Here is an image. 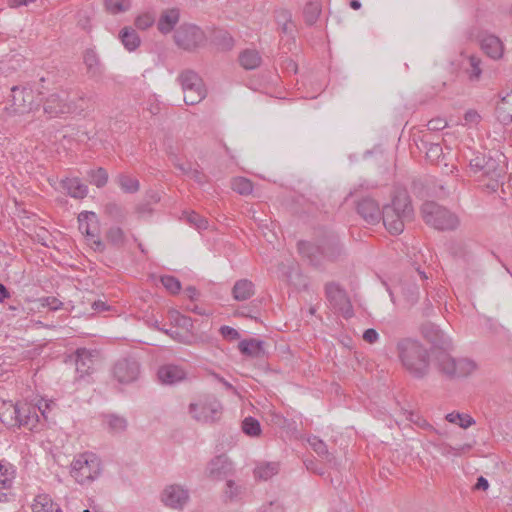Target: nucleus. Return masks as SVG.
I'll list each match as a JSON object with an SVG mask.
<instances>
[{
	"instance_id": "1",
	"label": "nucleus",
	"mask_w": 512,
	"mask_h": 512,
	"mask_svg": "<svg viewBox=\"0 0 512 512\" xmlns=\"http://www.w3.org/2000/svg\"><path fill=\"white\" fill-rule=\"evenodd\" d=\"M396 354L402 367L413 377L423 378L430 370V356L422 343L413 338L396 342Z\"/></svg>"
},
{
	"instance_id": "2",
	"label": "nucleus",
	"mask_w": 512,
	"mask_h": 512,
	"mask_svg": "<svg viewBox=\"0 0 512 512\" xmlns=\"http://www.w3.org/2000/svg\"><path fill=\"white\" fill-rule=\"evenodd\" d=\"M414 218V209L411 205L409 195L405 191L396 193L390 204L382 208L381 219L383 225L392 235H399L403 232L405 224Z\"/></svg>"
},
{
	"instance_id": "3",
	"label": "nucleus",
	"mask_w": 512,
	"mask_h": 512,
	"mask_svg": "<svg viewBox=\"0 0 512 512\" xmlns=\"http://www.w3.org/2000/svg\"><path fill=\"white\" fill-rule=\"evenodd\" d=\"M298 251L309 264L320 268L337 260L342 255L343 248L337 237L330 236L317 244L300 241Z\"/></svg>"
},
{
	"instance_id": "4",
	"label": "nucleus",
	"mask_w": 512,
	"mask_h": 512,
	"mask_svg": "<svg viewBox=\"0 0 512 512\" xmlns=\"http://www.w3.org/2000/svg\"><path fill=\"white\" fill-rule=\"evenodd\" d=\"M503 155H498L496 158L491 155L477 154L469 161V168L480 177H487L491 180L488 187L496 190L499 186L500 180L505 175V167L503 165Z\"/></svg>"
},
{
	"instance_id": "5",
	"label": "nucleus",
	"mask_w": 512,
	"mask_h": 512,
	"mask_svg": "<svg viewBox=\"0 0 512 512\" xmlns=\"http://www.w3.org/2000/svg\"><path fill=\"white\" fill-rule=\"evenodd\" d=\"M101 472L100 459L90 452L78 455L71 463L70 474L81 485L90 484L100 476Z\"/></svg>"
},
{
	"instance_id": "6",
	"label": "nucleus",
	"mask_w": 512,
	"mask_h": 512,
	"mask_svg": "<svg viewBox=\"0 0 512 512\" xmlns=\"http://www.w3.org/2000/svg\"><path fill=\"white\" fill-rule=\"evenodd\" d=\"M422 217L426 224L437 230H453L459 225L458 217L436 202H425L421 207Z\"/></svg>"
},
{
	"instance_id": "7",
	"label": "nucleus",
	"mask_w": 512,
	"mask_h": 512,
	"mask_svg": "<svg viewBox=\"0 0 512 512\" xmlns=\"http://www.w3.org/2000/svg\"><path fill=\"white\" fill-rule=\"evenodd\" d=\"M223 407L214 397H206L193 402L188 407L191 417L202 424H212L220 420Z\"/></svg>"
},
{
	"instance_id": "8",
	"label": "nucleus",
	"mask_w": 512,
	"mask_h": 512,
	"mask_svg": "<svg viewBox=\"0 0 512 512\" xmlns=\"http://www.w3.org/2000/svg\"><path fill=\"white\" fill-rule=\"evenodd\" d=\"M177 80L182 87L184 102L187 105L198 104L206 97L203 81L196 72L185 70L179 74Z\"/></svg>"
},
{
	"instance_id": "9",
	"label": "nucleus",
	"mask_w": 512,
	"mask_h": 512,
	"mask_svg": "<svg viewBox=\"0 0 512 512\" xmlns=\"http://www.w3.org/2000/svg\"><path fill=\"white\" fill-rule=\"evenodd\" d=\"M44 113L50 118L59 117L63 114L73 113L77 106L65 90H59L50 94L43 103Z\"/></svg>"
},
{
	"instance_id": "10",
	"label": "nucleus",
	"mask_w": 512,
	"mask_h": 512,
	"mask_svg": "<svg viewBox=\"0 0 512 512\" xmlns=\"http://www.w3.org/2000/svg\"><path fill=\"white\" fill-rule=\"evenodd\" d=\"M10 105L7 108L13 114H27L33 111L38 104L32 89L27 87L14 86L11 89Z\"/></svg>"
},
{
	"instance_id": "11",
	"label": "nucleus",
	"mask_w": 512,
	"mask_h": 512,
	"mask_svg": "<svg viewBox=\"0 0 512 512\" xmlns=\"http://www.w3.org/2000/svg\"><path fill=\"white\" fill-rule=\"evenodd\" d=\"M112 373L114 379L120 384H131L138 380L141 373V365L135 358H121L113 365Z\"/></svg>"
},
{
	"instance_id": "12",
	"label": "nucleus",
	"mask_w": 512,
	"mask_h": 512,
	"mask_svg": "<svg viewBox=\"0 0 512 512\" xmlns=\"http://www.w3.org/2000/svg\"><path fill=\"white\" fill-rule=\"evenodd\" d=\"M326 298L330 305L348 318L353 315V308L346 292L336 283L330 282L325 286Z\"/></svg>"
},
{
	"instance_id": "13",
	"label": "nucleus",
	"mask_w": 512,
	"mask_h": 512,
	"mask_svg": "<svg viewBox=\"0 0 512 512\" xmlns=\"http://www.w3.org/2000/svg\"><path fill=\"white\" fill-rule=\"evenodd\" d=\"M79 230L94 245L95 251H103L104 244L99 238L97 215L94 212H82L78 216Z\"/></svg>"
},
{
	"instance_id": "14",
	"label": "nucleus",
	"mask_w": 512,
	"mask_h": 512,
	"mask_svg": "<svg viewBox=\"0 0 512 512\" xmlns=\"http://www.w3.org/2000/svg\"><path fill=\"white\" fill-rule=\"evenodd\" d=\"M176 44L185 49L193 50L205 40L203 31L195 25H182L174 35Z\"/></svg>"
},
{
	"instance_id": "15",
	"label": "nucleus",
	"mask_w": 512,
	"mask_h": 512,
	"mask_svg": "<svg viewBox=\"0 0 512 512\" xmlns=\"http://www.w3.org/2000/svg\"><path fill=\"white\" fill-rule=\"evenodd\" d=\"M189 500V492L183 486L172 484L162 492L163 503L172 509L181 510Z\"/></svg>"
},
{
	"instance_id": "16",
	"label": "nucleus",
	"mask_w": 512,
	"mask_h": 512,
	"mask_svg": "<svg viewBox=\"0 0 512 512\" xmlns=\"http://www.w3.org/2000/svg\"><path fill=\"white\" fill-rule=\"evenodd\" d=\"M234 472L233 464L225 455H218L210 460L206 467L208 478L216 481L226 479Z\"/></svg>"
},
{
	"instance_id": "17",
	"label": "nucleus",
	"mask_w": 512,
	"mask_h": 512,
	"mask_svg": "<svg viewBox=\"0 0 512 512\" xmlns=\"http://www.w3.org/2000/svg\"><path fill=\"white\" fill-rule=\"evenodd\" d=\"M157 377L163 385H176L188 378V372L181 365L169 363L158 368Z\"/></svg>"
},
{
	"instance_id": "18",
	"label": "nucleus",
	"mask_w": 512,
	"mask_h": 512,
	"mask_svg": "<svg viewBox=\"0 0 512 512\" xmlns=\"http://www.w3.org/2000/svg\"><path fill=\"white\" fill-rule=\"evenodd\" d=\"M357 213L368 224L375 225L380 222L382 210L379 204L370 197L362 198L356 206Z\"/></svg>"
},
{
	"instance_id": "19",
	"label": "nucleus",
	"mask_w": 512,
	"mask_h": 512,
	"mask_svg": "<svg viewBox=\"0 0 512 512\" xmlns=\"http://www.w3.org/2000/svg\"><path fill=\"white\" fill-rule=\"evenodd\" d=\"M24 412L25 407H19L17 404L12 403L4 404V410L0 412V420L9 426L28 425L30 417L27 416V419L23 420L22 414Z\"/></svg>"
},
{
	"instance_id": "20",
	"label": "nucleus",
	"mask_w": 512,
	"mask_h": 512,
	"mask_svg": "<svg viewBox=\"0 0 512 512\" xmlns=\"http://www.w3.org/2000/svg\"><path fill=\"white\" fill-rule=\"evenodd\" d=\"M93 352L87 350L85 348H79L76 351V372L79 374V377H84L85 375H89L93 369Z\"/></svg>"
},
{
	"instance_id": "21",
	"label": "nucleus",
	"mask_w": 512,
	"mask_h": 512,
	"mask_svg": "<svg viewBox=\"0 0 512 512\" xmlns=\"http://www.w3.org/2000/svg\"><path fill=\"white\" fill-rule=\"evenodd\" d=\"M495 113L502 124L507 125L512 122V91L501 96L496 104Z\"/></svg>"
},
{
	"instance_id": "22",
	"label": "nucleus",
	"mask_w": 512,
	"mask_h": 512,
	"mask_svg": "<svg viewBox=\"0 0 512 512\" xmlns=\"http://www.w3.org/2000/svg\"><path fill=\"white\" fill-rule=\"evenodd\" d=\"M180 12L177 8L164 10L157 23V28L162 34L170 33L179 22Z\"/></svg>"
},
{
	"instance_id": "23",
	"label": "nucleus",
	"mask_w": 512,
	"mask_h": 512,
	"mask_svg": "<svg viewBox=\"0 0 512 512\" xmlns=\"http://www.w3.org/2000/svg\"><path fill=\"white\" fill-rule=\"evenodd\" d=\"M481 48L492 59H500L504 51L503 43L494 35L484 36L481 40Z\"/></svg>"
},
{
	"instance_id": "24",
	"label": "nucleus",
	"mask_w": 512,
	"mask_h": 512,
	"mask_svg": "<svg viewBox=\"0 0 512 512\" xmlns=\"http://www.w3.org/2000/svg\"><path fill=\"white\" fill-rule=\"evenodd\" d=\"M238 348L242 354L249 357L260 358L265 355L264 342L255 338L240 341Z\"/></svg>"
},
{
	"instance_id": "25",
	"label": "nucleus",
	"mask_w": 512,
	"mask_h": 512,
	"mask_svg": "<svg viewBox=\"0 0 512 512\" xmlns=\"http://www.w3.org/2000/svg\"><path fill=\"white\" fill-rule=\"evenodd\" d=\"M61 186L73 198L82 199L88 193V187L78 178H66L61 181Z\"/></svg>"
},
{
	"instance_id": "26",
	"label": "nucleus",
	"mask_w": 512,
	"mask_h": 512,
	"mask_svg": "<svg viewBox=\"0 0 512 512\" xmlns=\"http://www.w3.org/2000/svg\"><path fill=\"white\" fill-rule=\"evenodd\" d=\"M119 39L128 51H135L141 44V39L132 27H123L119 32Z\"/></svg>"
},
{
	"instance_id": "27",
	"label": "nucleus",
	"mask_w": 512,
	"mask_h": 512,
	"mask_svg": "<svg viewBox=\"0 0 512 512\" xmlns=\"http://www.w3.org/2000/svg\"><path fill=\"white\" fill-rule=\"evenodd\" d=\"M32 512H62V510L49 495L40 494L34 499Z\"/></svg>"
},
{
	"instance_id": "28",
	"label": "nucleus",
	"mask_w": 512,
	"mask_h": 512,
	"mask_svg": "<svg viewBox=\"0 0 512 512\" xmlns=\"http://www.w3.org/2000/svg\"><path fill=\"white\" fill-rule=\"evenodd\" d=\"M254 284L247 279L236 281L232 289V295L237 301L249 299L254 294Z\"/></svg>"
},
{
	"instance_id": "29",
	"label": "nucleus",
	"mask_w": 512,
	"mask_h": 512,
	"mask_svg": "<svg viewBox=\"0 0 512 512\" xmlns=\"http://www.w3.org/2000/svg\"><path fill=\"white\" fill-rule=\"evenodd\" d=\"M15 479V469L6 460H0V487L11 490Z\"/></svg>"
},
{
	"instance_id": "30",
	"label": "nucleus",
	"mask_w": 512,
	"mask_h": 512,
	"mask_svg": "<svg viewBox=\"0 0 512 512\" xmlns=\"http://www.w3.org/2000/svg\"><path fill=\"white\" fill-rule=\"evenodd\" d=\"M477 369V364L468 358H455L453 378L467 377Z\"/></svg>"
},
{
	"instance_id": "31",
	"label": "nucleus",
	"mask_w": 512,
	"mask_h": 512,
	"mask_svg": "<svg viewBox=\"0 0 512 512\" xmlns=\"http://www.w3.org/2000/svg\"><path fill=\"white\" fill-rule=\"evenodd\" d=\"M239 62L246 70H252L261 64V56L256 50L247 49L239 55Z\"/></svg>"
},
{
	"instance_id": "32",
	"label": "nucleus",
	"mask_w": 512,
	"mask_h": 512,
	"mask_svg": "<svg viewBox=\"0 0 512 512\" xmlns=\"http://www.w3.org/2000/svg\"><path fill=\"white\" fill-rule=\"evenodd\" d=\"M279 471V466L275 462L262 463L256 466L254 469V476L259 480H268L272 476L276 475Z\"/></svg>"
},
{
	"instance_id": "33",
	"label": "nucleus",
	"mask_w": 512,
	"mask_h": 512,
	"mask_svg": "<svg viewBox=\"0 0 512 512\" xmlns=\"http://www.w3.org/2000/svg\"><path fill=\"white\" fill-rule=\"evenodd\" d=\"M464 69L471 81L478 80L482 73L481 59L475 55L468 56L464 63Z\"/></svg>"
},
{
	"instance_id": "34",
	"label": "nucleus",
	"mask_w": 512,
	"mask_h": 512,
	"mask_svg": "<svg viewBox=\"0 0 512 512\" xmlns=\"http://www.w3.org/2000/svg\"><path fill=\"white\" fill-rule=\"evenodd\" d=\"M455 358L445 352H440L437 355V366L439 370L448 378L453 379Z\"/></svg>"
},
{
	"instance_id": "35",
	"label": "nucleus",
	"mask_w": 512,
	"mask_h": 512,
	"mask_svg": "<svg viewBox=\"0 0 512 512\" xmlns=\"http://www.w3.org/2000/svg\"><path fill=\"white\" fill-rule=\"evenodd\" d=\"M421 333L425 339L433 344H437L442 338V332L439 327L430 322L422 324Z\"/></svg>"
},
{
	"instance_id": "36",
	"label": "nucleus",
	"mask_w": 512,
	"mask_h": 512,
	"mask_svg": "<svg viewBox=\"0 0 512 512\" xmlns=\"http://www.w3.org/2000/svg\"><path fill=\"white\" fill-rule=\"evenodd\" d=\"M105 423L108 426V429L113 433H121L127 428V420L115 414H109L105 416Z\"/></svg>"
},
{
	"instance_id": "37",
	"label": "nucleus",
	"mask_w": 512,
	"mask_h": 512,
	"mask_svg": "<svg viewBox=\"0 0 512 512\" xmlns=\"http://www.w3.org/2000/svg\"><path fill=\"white\" fill-rule=\"evenodd\" d=\"M104 6L110 14H120L130 10L131 0H104Z\"/></svg>"
},
{
	"instance_id": "38",
	"label": "nucleus",
	"mask_w": 512,
	"mask_h": 512,
	"mask_svg": "<svg viewBox=\"0 0 512 512\" xmlns=\"http://www.w3.org/2000/svg\"><path fill=\"white\" fill-rule=\"evenodd\" d=\"M446 420L453 424H458L461 428H468L472 426L475 421L468 414H461L458 412H451L446 415Z\"/></svg>"
},
{
	"instance_id": "39",
	"label": "nucleus",
	"mask_w": 512,
	"mask_h": 512,
	"mask_svg": "<svg viewBox=\"0 0 512 512\" xmlns=\"http://www.w3.org/2000/svg\"><path fill=\"white\" fill-rule=\"evenodd\" d=\"M303 13L305 22L308 25H313L321 13V7L318 2H308L304 7Z\"/></svg>"
},
{
	"instance_id": "40",
	"label": "nucleus",
	"mask_w": 512,
	"mask_h": 512,
	"mask_svg": "<svg viewBox=\"0 0 512 512\" xmlns=\"http://www.w3.org/2000/svg\"><path fill=\"white\" fill-rule=\"evenodd\" d=\"M89 182L98 188H101L106 185L108 181V173L103 168H98L95 170H90L87 173Z\"/></svg>"
},
{
	"instance_id": "41",
	"label": "nucleus",
	"mask_w": 512,
	"mask_h": 512,
	"mask_svg": "<svg viewBox=\"0 0 512 512\" xmlns=\"http://www.w3.org/2000/svg\"><path fill=\"white\" fill-rule=\"evenodd\" d=\"M243 432L250 437H257L261 434V426L257 419L253 417H246L242 421Z\"/></svg>"
},
{
	"instance_id": "42",
	"label": "nucleus",
	"mask_w": 512,
	"mask_h": 512,
	"mask_svg": "<svg viewBox=\"0 0 512 512\" xmlns=\"http://www.w3.org/2000/svg\"><path fill=\"white\" fill-rule=\"evenodd\" d=\"M244 492V487L233 480H227L225 485V497L231 501L239 499Z\"/></svg>"
},
{
	"instance_id": "43",
	"label": "nucleus",
	"mask_w": 512,
	"mask_h": 512,
	"mask_svg": "<svg viewBox=\"0 0 512 512\" xmlns=\"http://www.w3.org/2000/svg\"><path fill=\"white\" fill-rule=\"evenodd\" d=\"M117 182L121 189L126 193H135L139 190L138 180L128 175H120L117 178Z\"/></svg>"
},
{
	"instance_id": "44",
	"label": "nucleus",
	"mask_w": 512,
	"mask_h": 512,
	"mask_svg": "<svg viewBox=\"0 0 512 512\" xmlns=\"http://www.w3.org/2000/svg\"><path fill=\"white\" fill-rule=\"evenodd\" d=\"M232 189L241 195H249L253 190V185L247 178L237 177L232 180Z\"/></svg>"
},
{
	"instance_id": "45",
	"label": "nucleus",
	"mask_w": 512,
	"mask_h": 512,
	"mask_svg": "<svg viewBox=\"0 0 512 512\" xmlns=\"http://www.w3.org/2000/svg\"><path fill=\"white\" fill-rule=\"evenodd\" d=\"M308 443L319 456L330 460V454L328 452L327 445L321 439L316 436H312L308 438Z\"/></svg>"
},
{
	"instance_id": "46",
	"label": "nucleus",
	"mask_w": 512,
	"mask_h": 512,
	"mask_svg": "<svg viewBox=\"0 0 512 512\" xmlns=\"http://www.w3.org/2000/svg\"><path fill=\"white\" fill-rule=\"evenodd\" d=\"M214 40L222 50H230L234 46V40L226 31H218L215 33Z\"/></svg>"
},
{
	"instance_id": "47",
	"label": "nucleus",
	"mask_w": 512,
	"mask_h": 512,
	"mask_svg": "<svg viewBox=\"0 0 512 512\" xmlns=\"http://www.w3.org/2000/svg\"><path fill=\"white\" fill-rule=\"evenodd\" d=\"M170 320L178 327H181L183 329H190L192 328V320L190 317L184 316L180 314L176 310H172L169 312Z\"/></svg>"
},
{
	"instance_id": "48",
	"label": "nucleus",
	"mask_w": 512,
	"mask_h": 512,
	"mask_svg": "<svg viewBox=\"0 0 512 512\" xmlns=\"http://www.w3.org/2000/svg\"><path fill=\"white\" fill-rule=\"evenodd\" d=\"M162 285L172 294H177L181 289L180 281L174 276L165 275L160 278Z\"/></svg>"
},
{
	"instance_id": "49",
	"label": "nucleus",
	"mask_w": 512,
	"mask_h": 512,
	"mask_svg": "<svg viewBox=\"0 0 512 512\" xmlns=\"http://www.w3.org/2000/svg\"><path fill=\"white\" fill-rule=\"evenodd\" d=\"M155 22V17L153 14L149 13V12H146V13H143V14H140L136 17L135 19V26L138 28V29H141V30H146L148 29L149 27H151Z\"/></svg>"
},
{
	"instance_id": "50",
	"label": "nucleus",
	"mask_w": 512,
	"mask_h": 512,
	"mask_svg": "<svg viewBox=\"0 0 512 512\" xmlns=\"http://www.w3.org/2000/svg\"><path fill=\"white\" fill-rule=\"evenodd\" d=\"M84 63L87 69L93 74L97 73L99 66V59L93 50H87L84 53Z\"/></svg>"
},
{
	"instance_id": "51",
	"label": "nucleus",
	"mask_w": 512,
	"mask_h": 512,
	"mask_svg": "<svg viewBox=\"0 0 512 512\" xmlns=\"http://www.w3.org/2000/svg\"><path fill=\"white\" fill-rule=\"evenodd\" d=\"M107 239L114 245H122L125 240L124 232L119 227H112L107 232Z\"/></svg>"
},
{
	"instance_id": "52",
	"label": "nucleus",
	"mask_w": 512,
	"mask_h": 512,
	"mask_svg": "<svg viewBox=\"0 0 512 512\" xmlns=\"http://www.w3.org/2000/svg\"><path fill=\"white\" fill-rule=\"evenodd\" d=\"M400 288L402 294L409 303L414 304L415 302H417V300L419 299V290L416 285L413 284L407 287L401 286Z\"/></svg>"
},
{
	"instance_id": "53",
	"label": "nucleus",
	"mask_w": 512,
	"mask_h": 512,
	"mask_svg": "<svg viewBox=\"0 0 512 512\" xmlns=\"http://www.w3.org/2000/svg\"><path fill=\"white\" fill-rule=\"evenodd\" d=\"M55 405L56 404L53 400L46 399H40L36 404L37 409L41 413V416L44 418V420H48V414L51 412L53 407H55Z\"/></svg>"
},
{
	"instance_id": "54",
	"label": "nucleus",
	"mask_w": 512,
	"mask_h": 512,
	"mask_svg": "<svg viewBox=\"0 0 512 512\" xmlns=\"http://www.w3.org/2000/svg\"><path fill=\"white\" fill-rule=\"evenodd\" d=\"M187 222L195 226L199 230L206 229L208 224L205 218L201 217L199 214L195 212L187 213Z\"/></svg>"
},
{
	"instance_id": "55",
	"label": "nucleus",
	"mask_w": 512,
	"mask_h": 512,
	"mask_svg": "<svg viewBox=\"0 0 512 512\" xmlns=\"http://www.w3.org/2000/svg\"><path fill=\"white\" fill-rule=\"evenodd\" d=\"M442 147L438 143H430L426 150V156L430 161H437L442 155Z\"/></svg>"
},
{
	"instance_id": "56",
	"label": "nucleus",
	"mask_w": 512,
	"mask_h": 512,
	"mask_svg": "<svg viewBox=\"0 0 512 512\" xmlns=\"http://www.w3.org/2000/svg\"><path fill=\"white\" fill-rule=\"evenodd\" d=\"M25 407V412L22 414V418L23 420H26L27 416L30 417L29 419V424L27 426H29V429L30 430H34L37 428L36 426V423L39 422V416L37 415L36 413V408H33V413L31 412V408L28 407V406H24Z\"/></svg>"
},
{
	"instance_id": "57",
	"label": "nucleus",
	"mask_w": 512,
	"mask_h": 512,
	"mask_svg": "<svg viewBox=\"0 0 512 512\" xmlns=\"http://www.w3.org/2000/svg\"><path fill=\"white\" fill-rule=\"evenodd\" d=\"M219 331L223 338L229 341L238 340L240 338L239 332L230 326H221Z\"/></svg>"
},
{
	"instance_id": "58",
	"label": "nucleus",
	"mask_w": 512,
	"mask_h": 512,
	"mask_svg": "<svg viewBox=\"0 0 512 512\" xmlns=\"http://www.w3.org/2000/svg\"><path fill=\"white\" fill-rule=\"evenodd\" d=\"M105 212L114 219H119L123 217L122 208L116 203L106 204Z\"/></svg>"
},
{
	"instance_id": "59",
	"label": "nucleus",
	"mask_w": 512,
	"mask_h": 512,
	"mask_svg": "<svg viewBox=\"0 0 512 512\" xmlns=\"http://www.w3.org/2000/svg\"><path fill=\"white\" fill-rule=\"evenodd\" d=\"M452 188L454 189L455 187L447 185L446 183L439 182L435 183L433 192L439 197H445L451 193Z\"/></svg>"
},
{
	"instance_id": "60",
	"label": "nucleus",
	"mask_w": 512,
	"mask_h": 512,
	"mask_svg": "<svg viewBox=\"0 0 512 512\" xmlns=\"http://www.w3.org/2000/svg\"><path fill=\"white\" fill-rule=\"evenodd\" d=\"M275 20L281 25L286 22H291L292 15L291 12L287 9H278L275 11Z\"/></svg>"
},
{
	"instance_id": "61",
	"label": "nucleus",
	"mask_w": 512,
	"mask_h": 512,
	"mask_svg": "<svg viewBox=\"0 0 512 512\" xmlns=\"http://www.w3.org/2000/svg\"><path fill=\"white\" fill-rule=\"evenodd\" d=\"M448 123L445 119L443 118H434V119H431L428 124H427V127H428V130L430 131H440V130H443L445 127H447Z\"/></svg>"
},
{
	"instance_id": "62",
	"label": "nucleus",
	"mask_w": 512,
	"mask_h": 512,
	"mask_svg": "<svg viewBox=\"0 0 512 512\" xmlns=\"http://www.w3.org/2000/svg\"><path fill=\"white\" fill-rule=\"evenodd\" d=\"M189 178L193 179L199 185H204L208 182V177L201 170L195 167L193 168Z\"/></svg>"
},
{
	"instance_id": "63",
	"label": "nucleus",
	"mask_w": 512,
	"mask_h": 512,
	"mask_svg": "<svg viewBox=\"0 0 512 512\" xmlns=\"http://www.w3.org/2000/svg\"><path fill=\"white\" fill-rule=\"evenodd\" d=\"M481 116L476 110H468L464 115L467 124L476 125L480 122Z\"/></svg>"
},
{
	"instance_id": "64",
	"label": "nucleus",
	"mask_w": 512,
	"mask_h": 512,
	"mask_svg": "<svg viewBox=\"0 0 512 512\" xmlns=\"http://www.w3.org/2000/svg\"><path fill=\"white\" fill-rule=\"evenodd\" d=\"M260 512H284V508L277 501H272L267 505L262 506Z\"/></svg>"
}]
</instances>
